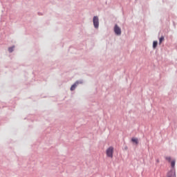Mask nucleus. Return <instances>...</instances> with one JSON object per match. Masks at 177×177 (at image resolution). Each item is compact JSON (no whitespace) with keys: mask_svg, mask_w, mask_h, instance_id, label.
<instances>
[{"mask_svg":"<svg viewBox=\"0 0 177 177\" xmlns=\"http://www.w3.org/2000/svg\"><path fill=\"white\" fill-rule=\"evenodd\" d=\"M106 157L109 158H113L114 155V147H109L106 150Z\"/></svg>","mask_w":177,"mask_h":177,"instance_id":"nucleus-1","label":"nucleus"},{"mask_svg":"<svg viewBox=\"0 0 177 177\" xmlns=\"http://www.w3.org/2000/svg\"><path fill=\"white\" fill-rule=\"evenodd\" d=\"M93 22L95 28H99V17L97 16H95L93 18Z\"/></svg>","mask_w":177,"mask_h":177,"instance_id":"nucleus-2","label":"nucleus"},{"mask_svg":"<svg viewBox=\"0 0 177 177\" xmlns=\"http://www.w3.org/2000/svg\"><path fill=\"white\" fill-rule=\"evenodd\" d=\"M114 32L116 35H121V28L118 25H115Z\"/></svg>","mask_w":177,"mask_h":177,"instance_id":"nucleus-3","label":"nucleus"},{"mask_svg":"<svg viewBox=\"0 0 177 177\" xmlns=\"http://www.w3.org/2000/svg\"><path fill=\"white\" fill-rule=\"evenodd\" d=\"M167 177H176V173H175V170L172 169L169 171L167 174Z\"/></svg>","mask_w":177,"mask_h":177,"instance_id":"nucleus-4","label":"nucleus"},{"mask_svg":"<svg viewBox=\"0 0 177 177\" xmlns=\"http://www.w3.org/2000/svg\"><path fill=\"white\" fill-rule=\"evenodd\" d=\"M78 85V82H76L74 84L72 85V86L71 87V91H74V89H75V88H77Z\"/></svg>","mask_w":177,"mask_h":177,"instance_id":"nucleus-5","label":"nucleus"},{"mask_svg":"<svg viewBox=\"0 0 177 177\" xmlns=\"http://www.w3.org/2000/svg\"><path fill=\"white\" fill-rule=\"evenodd\" d=\"M158 42L157 41H154L153 43V49H156V48H157V45H158Z\"/></svg>","mask_w":177,"mask_h":177,"instance_id":"nucleus-6","label":"nucleus"},{"mask_svg":"<svg viewBox=\"0 0 177 177\" xmlns=\"http://www.w3.org/2000/svg\"><path fill=\"white\" fill-rule=\"evenodd\" d=\"M14 50H15V46L8 48V52H9L10 53H12V52H13Z\"/></svg>","mask_w":177,"mask_h":177,"instance_id":"nucleus-7","label":"nucleus"},{"mask_svg":"<svg viewBox=\"0 0 177 177\" xmlns=\"http://www.w3.org/2000/svg\"><path fill=\"white\" fill-rule=\"evenodd\" d=\"M131 141L138 145L139 142L138 141V138H132Z\"/></svg>","mask_w":177,"mask_h":177,"instance_id":"nucleus-8","label":"nucleus"},{"mask_svg":"<svg viewBox=\"0 0 177 177\" xmlns=\"http://www.w3.org/2000/svg\"><path fill=\"white\" fill-rule=\"evenodd\" d=\"M162 41H164V36H162V37L159 39V44H160V45H161V44L162 43Z\"/></svg>","mask_w":177,"mask_h":177,"instance_id":"nucleus-9","label":"nucleus"},{"mask_svg":"<svg viewBox=\"0 0 177 177\" xmlns=\"http://www.w3.org/2000/svg\"><path fill=\"white\" fill-rule=\"evenodd\" d=\"M171 168H174L175 167V160H172L171 162Z\"/></svg>","mask_w":177,"mask_h":177,"instance_id":"nucleus-10","label":"nucleus"},{"mask_svg":"<svg viewBox=\"0 0 177 177\" xmlns=\"http://www.w3.org/2000/svg\"><path fill=\"white\" fill-rule=\"evenodd\" d=\"M165 159L169 161V162H171V156H167Z\"/></svg>","mask_w":177,"mask_h":177,"instance_id":"nucleus-11","label":"nucleus"}]
</instances>
